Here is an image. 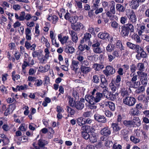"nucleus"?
I'll use <instances>...</instances> for the list:
<instances>
[{
	"mask_svg": "<svg viewBox=\"0 0 149 149\" xmlns=\"http://www.w3.org/2000/svg\"><path fill=\"white\" fill-rule=\"evenodd\" d=\"M127 20V17L126 16H122L120 18V22L123 24L121 27L120 34L124 38L128 37L129 33L130 36L131 33L134 31V27L132 24L128 23L125 24Z\"/></svg>",
	"mask_w": 149,
	"mask_h": 149,
	"instance_id": "obj_1",
	"label": "nucleus"
},
{
	"mask_svg": "<svg viewBox=\"0 0 149 149\" xmlns=\"http://www.w3.org/2000/svg\"><path fill=\"white\" fill-rule=\"evenodd\" d=\"M130 69L131 73L130 76L132 77L130 81H127L126 84L130 88H137L139 86L140 82L139 81H136L137 80L138 75L134 73L137 69L136 65L132 63L130 66Z\"/></svg>",
	"mask_w": 149,
	"mask_h": 149,
	"instance_id": "obj_2",
	"label": "nucleus"
},
{
	"mask_svg": "<svg viewBox=\"0 0 149 149\" xmlns=\"http://www.w3.org/2000/svg\"><path fill=\"white\" fill-rule=\"evenodd\" d=\"M103 96L102 93L97 92L96 93L95 97L91 94H87L85 97V100L90 104L94 105L96 103L99 102Z\"/></svg>",
	"mask_w": 149,
	"mask_h": 149,
	"instance_id": "obj_3",
	"label": "nucleus"
},
{
	"mask_svg": "<svg viewBox=\"0 0 149 149\" xmlns=\"http://www.w3.org/2000/svg\"><path fill=\"white\" fill-rule=\"evenodd\" d=\"M111 130L108 126L102 128L100 132L103 136L100 138V139L103 141L105 138H109L111 134Z\"/></svg>",
	"mask_w": 149,
	"mask_h": 149,
	"instance_id": "obj_4",
	"label": "nucleus"
},
{
	"mask_svg": "<svg viewBox=\"0 0 149 149\" xmlns=\"http://www.w3.org/2000/svg\"><path fill=\"white\" fill-rule=\"evenodd\" d=\"M24 55L23 63L22 65V72L24 74H25L26 72V68L27 66H30V62L32 58L26 53H25Z\"/></svg>",
	"mask_w": 149,
	"mask_h": 149,
	"instance_id": "obj_5",
	"label": "nucleus"
},
{
	"mask_svg": "<svg viewBox=\"0 0 149 149\" xmlns=\"http://www.w3.org/2000/svg\"><path fill=\"white\" fill-rule=\"evenodd\" d=\"M123 101L125 104L129 106H132L136 102V99L133 97L127 96L124 98Z\"/></svg>",
	"mask_w": 149,
	"mask_h": 149,
	"instance_id": "obj_6",
	"label": "nucleus"
},
{
	"mask_svg": "<svg viewBox=\"0 0 149 149\" xmlns=\"http://www.w3.org/2000/svg\"><path fill=\"white\" fill-rule=\"evenodd\" d=\"M103 73L107 76L108 77L113 75L116 72L115 69L112 66L109 65L106 67V69L104 70Z\"/></svg>",
	"mask_w": 149,
	"mask_h": 149,
	"instance_id": "obj_7",
	"label": "nucleus"
},
{
	"mask_svg": "<svg viewBox=\"0 0 149 149\" xmlns=\"http://www.w3.org/2000/svg\"><path fill=\"white\" fill-rule=\"evenodd\" d=\"M95 120L99 123H105L107 121V119L104 115L96 113L94 115Z\"/></svg>",
	"mask_w": 149,
	"mask_h": 149,
	"instance_id": "obj_8",
	"label": "nucleus"
},
{
	"mask_svg": "<svg viewBox=\"0 0 149 149\" xmlns=\"http://www.w3.org/2000/svg\"><path fill=\"white\" fill-rule=\"evenodd\" d=\"M72 44H73V43L71 40H70L68 41L67 44H66L65 52L66 53L72 54L74 52V49L72 46Z\"/></svg>",
	"mask_w": 149,
	"mask_h": 149,
	"instance_id": "obj_9",
	"label": "nucleus"
},
{
	"mask_svg": "<svg viewBox=\"0 0 149 149\" xmlns=\"http://www.w3.org/2000/svg\"><path fill=\"white\" fill-rule=\"evenodd\" d=\"M92 36L91 34L88 33H86L84 34L83 37L80 41V43L81 44H83L84 42H88V45L90 44L91 45V43L90 42V38Z\"/></svg>",
	"mask_w": 149,
	"mask_h": 149,
	"instance_id": "obj_10",
	"label": "nucleus"
},
{
	"mask_svg": "<svg viewBox=\"0 0 149 149\" xmlns=\"http://www.w3.org/2000/svg\"><path fill=\"white\" fill-rule=\"evenodd\" d=\"M97 37L100 39L107 41L110 38L109 34L106 31L100 32L98 34Z\"/></svg>",
	"mask_w": 149,
	"mask_h": 149,
	"instance_id": "obj_11",
	"label": "nucleus"
},
{
	"mask_svg": "<svg viewBox=\"0 0 149 149\" xmlns=\"http://www.w3.org/2000/svg\"><path fill=\"white\" fill-rule=\"evenodd\" d=\"M15 108V105L14 104H12L8 105V107H7L4 112V115L7 116L9 115L10 113H12Z\"/></svg>",
	"mask_w": 149,
	"mask_h": 149,
	"instance_id": "obj_12",
	"label": "nucleus"
},
{
	"mask_svg": "<svg viewBox=\"0 0 149 149\" xmlns=\"http://www.w3.org/2000/svg\"><path fill=\"white\" fill-rule=\"evenodd\" d=\"M79 62L76 60H72L71 64L70 65V68L72 70L77 72L79 68Z\"/></svg>",
	"mask_w": 149,
	"mask_h": 149,
	"instance_id": "obj_13",
	"label": "nucleus"
},
{
	"mask_svg": "<svg viewBox=\"0 0 149 149\" xmlns=\"http://www.w3.org/2000/svg\"><path fill=\"white\" fill-rule=\"evenodd\" d=\"M81 129L83 131H85L88 133H92L95 130L93 127L87 125L83 126Z\"/></svg>",
	"mask_w": 149,
	"mask_h": 149,
	"instance_id": "obj_14",
	"label": "nucleus"
},
{
	"mask_svg": "<svg viewBox=\"0 0 149 149\" xmlns=\"http://www.w3.org/2000/svg\"><path fill=\"white\" fill-rule=\"evenodd\" d=\"M127 16L130 22L134 23L136 22L137 17L135 13L132 10Z\"/></svg>",
	"mask_w": 149,
	"mask_h": 149,
	"instance_id": "obj_15",
	"label": "nucleus"
},
{
	"mask_svg": "<svg viewBox=\"0 0 149 149\" xmlns=\"http://www.w3.org/2000/svg\"><path fill=\"white\" fill-rule=\"evenodd\" d=\"M58 38L61 44L63 45L65 43L67 44V41L69 39V37L66 36H63L62 34L61 33L58 35Z\"/></svg>",
	"mask_w": 149,
	"mask_h": 149,
	"instance_id": "obj_16",
	"label": "nucleus"
},
{
	"mask_svg": "<svg viewBox=\"0 0 149 149\" xmlns=\"http://www.w3.org/2000/svg\"><path fill=\"white\" fill-rule=\"evenodd\" d=\"M100 31V29L97 27L95 28L92 26H89L88 29V31L90 34H92L94 36H95L96 35V32L97 33L98 32Z\"/></svg>",
	"mask_w": 149,
	"mask_h": 149,
	"instance_id": "obj_17",
	"label": "nucleus"
},
{
	"mask_svg": "<svg viewBox=\"0 0 149 149\" xmlns=\"http://www.w3.org/2000/svg\"><path fill=\"white\" fill-rule=\"evenodd\" d=\"M72 28L75 31H79L80 30V29H82V26L83 25L81 23L77 22L76 24H71Z\"/></svg>",
	"mask_w": 149,
	"mask_h": 149,
	"instance_id": "obj_18",
	"label": "nucleus"
},
{
	"mask_svg": "<svg viewBox=\"0 0 149 149\" xmlns=\"http://www.w3.org/2000/svg\"><path fill=\"white\" fill-rule=\"evenodd\" d=\"M69 33L71 36L72 40L75 43H76L78 41V37L77 34L73 30H71Z\"/></svg>",
	"mask_w": 149,
	"mask_h": 149,
	"instance_id": "obj_19",
	"label": "nucleus"
},
{
	"mask_svg": "<svg viewBox=\"0 0 149 149\" xmlns=\"http://www.w3.org/2000/svg\"><path fill=\"white\" fill-rule=\"evenodd\" d=\"M134 34L131 35V37L132 39L136 43H140L141 42V40L139 37V35H138L136 33H134Z\"/></svg>",
	"mask_w": 149,
	"mask_h": 149,
	"instance_id": "obj_20",
	"label": "nucleus"
},
{
	"mask_svg": "<svg viewBox=\"0 0 149 149\" xmlns=\"http://www.w3.org/2000/svg\"><path fill=\"white\" fill-rule=\"evenodd\" d=\"M111 127L114 132H119L121 129V127L119 126L118 123H112L111 124Z\"/></svg>",
	"mask_w": 149,
	"mask_h": 149,
	"instance_id": "obj_21",
	"label": "nucleus"
},
{
	"mask_svg": "<svg viewBox=\"0 0 149 149\" xmlns=\"http://www.w3.org/2000/svg\"><path fill=\"white\" fill-rule=\"evenodd\" d=\"M121 134L123 137L124 140H127L128 139V134L129 132L128 130L125 129H123L120 131Z\"/></svg>",
	"mask_w": 149,
	"mask_h": 149,
	"instance_id": "obj_22",
	"label": "nucleus"
},
{
	"mask_svg": "<svg viewBox=\"0 0 149 149\" xmlns=\"http://www.w3.org/2000/svg\"><path fill=\"white\" fill-rule=\"evenodd\" d=\"M89 137V141L91 143H94L97 142V139L95 133H91Z\"/></svg>",
	"mask_w": 149,
	"mask_h": 149,
	"instance_id": "obj_23",
	"label": "nucleus"
},
{
	"mask_svg": "<svg viewBox=\"0 0 149 149\" xmlns=\"http://www.w3.org/2000/svg\"><path fill=\"white\" fill-rule=\"evenodd\" d=\"M109 89H111L112 91L111 92L113 93H115L117 89L119 87V86H117L116 85L115 83H114V82L113 81V80H112L111 82L109 84Z\"/></svg>",
	"mask_w": 149,
	"mask_h": 149,
	"instance_id": "obj_24",
	"label": "nucleus"
},
{
	"mask_svg": "<svg viewBox=\"0 0 149 149\" xmlns=\"http://www.w3.org/2000/svg\"><path fill=\"white\" fill-rule=\"evenodd\" d=\"M84 104L81 103L80 101H77L75 103L74 107L76 109L79 110H82L84 107Z\"/></svg>",
	"mask_w": 149,
	"mask_h": 149,
	"instance_id": "obj_25",
	"label": "nucleus"
},
{
	"mask_svg": "<svg viewBox=\"0 0 149 149\" xmlns=\"http://www.w3.org/2000/svg\"><path fill=\"white\" fill-rule=\"evenodd\" d=\"M137 73L140 77V80H146L148 79L147 73L144 72L137 71Z\"/></svg>",
	"mask_w": 149,
	"mask_h": 149,
	"instance_id": "obj_26",
	"label": "nucleus"
},
{
	"mask_svg": "<svg viewBox=\"0 0 149 149\" xmlns=\"http://www.w3.org/2000/svg\"><path fill=\"white\" fill-rule=\"evenodd\" d=\"M125 7L121 4H117L116 6V10L119 13H123L125 10Z\"/></svg>",
	"mask_w": 149,
	"mask_h": 149,
	"instance_id": "obj_27",
	"label": "nucleus"
},
{
	"mask_svg": "<svg viewBox=\"0 0 149 149\" xmlns=\"http://www.w3.org/2000/svg\"><path fill=\"white\" fill-rule=\"evenodd\" d=\"M106 106H108L110 109L112 111H114L115 109V106L114 103L111 101H106L105 102Z\"/></svg>",
	"mask_w": 149,
	"mask_h": 149,
	"instance_id": "obj_28",
	"label": "nucleus"
},
{
	"mask_svg": "<svg viewBox=\"0 0 149 149\" xmlns=\"http://www.w3.org/2000/svg\"><path fill=\"white\" fill-rule=\"evenodd\" d=\"M132 122L133 123L134 127L135 126V125H136L137 127H139L141 125V120L139 117H134Z\"/></svg>",
	"mask_w": 149,
	"mask_h": 149,
	"instance_id": "obj_29",
	"label": "nucleus"
},
{
	"mask_svg": "<svg viewBox=\"0 0 149 149\" xmlns=\"http://www.w3.org/2000/svg\"><path fill=\"white\" fill-rule=\"evenodd\" d=\"M47 19L49 21H51V20H52V23L53 24H55L58 20V18L56 15H53L52 17L50 15H49Z\"/></svg>",
	"mask_w": 149,
	"mask_h": 149,
	"instance_id": "obj_30",
	"label": "nucleus"
},
{
	"mask_svg": "<svg viewBox=\"0 0 149 149\" xmlns=\"http://www.w3.org/2000/svg\"><path fill=\"white\" fill-rule=\"evenodd\" d=\"M113 93L112 92H107V98L109 100L114 101L116 99V97L115 96V94H113Z\"/></svg>",
	"mask_w": 149,
	"mask_h": 149,
	"instance_id": "obj_31",
	"label": "nucleus"
},
{
	"mask_svg": "<svg viewBox=\"0 0 149 149\" xmlns=\"http://www.w3.org/2000/svg\"><path fill=\"white\" fill-rule=\"evenodd\" d=\"M138 0H132L130 4L133 9H136L140 5Z\"/></svg>",
	"mask_w": 149,
	"mask_h": 149,
	"instance_id": "obj_32",
	"label": "nucleus"
},
{
	"mask_svg": "<svg viewBox=\"0 0 149 149\" xmlns=\"http://www.w3.org/2000/svg\"><path fill=\"white\" fill-rule=\"evenodd\" d=\"M81 71L84 74H87L91 71V68L89 67H86L82 65L81 68Z\"/></svg>",
	"mask_w": 149,
	"mask_h": 149,
	"instance_id": "obj_33",
	"label": "nucleus"
},
{
	"mask_svg": "<svg viewBox=\"0 0 149 149\" xmlns=\"http://www.w3.org/2000/svg\"><path fill=\"white\" fill-rule=\"evenodd\" d=\"M93 68L96 71H99L103 69L104 68V66L102 64L95 63L93 65Z\"/></svg>",
	"mask_w": 149,
	"mask_h": 149,
	"instance_id": "obj_34",
	"label": "nucleus"
},
{
	"mask_svg": "<svg viewBox=\"0 0 149 149\" xmlns=\"http://www.w3.org/2000/svg\"><path fill=\"white\" fill-rule=\"evenodd\" d=\"M120 95L123 97H127L129 95L127 89H126L124 87L121 88L120 90Z\"/></svg>",
	"mask_w": 149,
	"mask_h": 149,
	"instance_id": "obj_35",
	"label": "nucleus"
},
{
	"mask_svg": "<svg viewBox=\"0 0 149 149\" xmlns=\"http://www.w3.org/2000/svg\"><path fill=\"white\" fill-rule=\"evenodd\" d=\"M123 125L126 127H134L133 126V123L132 122V120H125L123 122Z\"/></svg>",
	"mask_w": 149,
	"mask_h": 149,
	"instance_id": "obj_36",
	"label": "nucleus"
},
{
	"mask_svg": "<svg viewBox=\"0 0 149 149\" xmlns=\"http://www.w3.org/2000/svg\"><path fill=\"white\" fill-rule=\"evenodd\" d=\"M111 5L110 8V11L113 14H114L116 13L115 10V6L116 3L113 1H111L110 2Z\"/></svg>",
	"mask_w": 149,
	"mask_h": 149,
	"instance_id": "obj_37",
	"label": "nucleus"
},
{
	"mask_svg": "<svg viewBox=\"0 0 149 149\" xmlns=\"http://www.w3.org/2000/svg\"><path fill=\"white\" fill-rule=\"evenodd\" d=\"M47 144V141L45 140L40 139L38 140V145L40 148H42V147L45 146L46 144Z\"/></svg>",
	"mask_w": 149,
	"mask_h": 149,
	"instance_id": "obj_38",
	"label": "nucleus"
},
{
	"mask_svg": "<svg viewBox=\"0 0 149 149\" xmlns=\"http://www.w3.org/2000/svg\"><path fill=\"white\" fill-rule=\"evenodd\" d=\"M140 55V56L143 58H146L148 57L147 54L144 51L143 48L142 47L139 51V53Z\"/></svg>",
	"mask_w": 149,
	"mask_h": 149,
	"instance_id": "obj_39",
	"label": "nucleus"
},
{
	"mask_svg": "<svg viewBox=\"0 0 149 149\" xmlns=\"http://www.w3.org/2000/svg\"><path fill=\"white\" fill-rule=\"evenodd\" d=\"M16 72L14 70L12 73L11 77L14 81H15L16 80H18L20 78V76L19 74H15Z\"/></svg>",
	"mask_w": 149,
	"mask_h": 149,
	"instance_id": "obj_40",
	"label": "nucleus"
},
{
	"mask_svg": "<svg viewBox=\"0 0 149 149\" xmlns=\"http://www.w3.org/2000/svg\"><path fill=\"white\" fill-rule=\"evenodd\" d=\"M137 69L139 70V71L143 72L144 69V64L143 63H139L136 64Z\"/></svg>",
	"mask_w": 149,
	"mask_h": 149,
	"instance_id": "obj_41",
	"label": "nucleus"
},
{
	"mask_svg": "<svg viewBox=\"0 0 149 149\" xmlns=\"http://www.w3.org/2000/svg\"><path fill=\"white\" fill-rule=\"evenodd\" d=\"M78 19V17L76 15L72 16L69 21L71 24H75L77 21Z\"/></svg>",
	"mask_w": 149,
	"mask_h": 149,
	"instance_id": "obj_42",
	"label": "nucleus"
},
{
	"mask_svg": "<svg viewBox=\"0 0 149 149\" xmlns=\"http://www.w3.org/2000/svg\"><path fill=\"white\" fill-rule=\"evenodd\" d=\"M116 47L119 48L120 51L124 50V47L123 46L122 42L120 40H118L116 41Z\"/></svg>",
	"mask_w": 149,
	"mask_h": 149,
	"instance_id": "obj_43",
	"label": "nucleus"
},
{
	"mask_svg": "<svg viewBox=\"0 0 149 149\" xmlns=\"http://www.w3.org/2000/svg\"><path fill=\"white\" fill-rule=\"evenodd\" d=\"M77 123L80 126H83L85 124L84 118L82 117H80L77 119Z\"/></svg>",
	"mask_w": 149,
	"mask_h": 149,
	"instance_id": "obj_44",
	"label": "nucleus"
},
{
	"mask_svg": "<svg viewBox=\"0 0 149 149\" xmlns=\"http://www.w3.org/2000/svg\"><path fill=\"white\" fill-rule=\"evenodd\" d=\"M65 60L66 66L62 65H61V67L63 70L67 71L68 70V67L69 65L68 59L67 58H65Z\"/></svg>",
	"mask_w": 149,
	"mask_h": 149,
	"instance_id": "obj_45",
	"label": "nucleus"
},
{
	"mask_svg": "<svg viewBox=\"0 0 149 149\" xmlns=\"http://www.w3.org/2000/svg\"><path fill=\"white\" fill-rule=\"evenodd\" d=\"M121 75H117L116 76V78L115 81L113 80V81L115 83V85L117 86H120V82L121 81Z\"/></svg>",
	"mask_w": 149,
	"mask_h": 149,
	"instance_id": "obj_46",
	"label": "nucleus"
},
{
	"mask_svg": "<svg viewBox=\"0 0 149 149\" xmlns=\"http://www.w3.org/2000/svg\"><path fill=\"white\" fill-rule=\"evenodd\" d=\"M95 147L97 149H105V146L103 143L100 141L96 144Z\"/></svg>",
	"mask_w": 149,
	"mask_h": 149,
	"instance_id": "obj_47",
	"label": "nucleus"
},
{
	"mask_svg": "<svg viewBox=\"0 0 149 149\" xmlns=\"http://www.w3.org/2000/svg\"><path fill=\"white\" fill-rule=\"evenodd\" d=\"M102 6L105 10L108 11L109 10V5L108 3L106 1H104L102 2Z\"/></svg>",
	"mask_w": 149,
	"mask_h": 149,
	"instance_id": "obj_48",
	"label": "nucleus"
},
{
	"mask_svg": "<svg viewBox=\"0 0 149 149\" xmlns=\"http://www.w3.org/2000/svg\"><path fill=\"white\" fill-rule=\"evenodd\" d=\"M130 140L134 143L136 144L139 142L140 141V139L136 138L134 136H132L130 137Z\"/></svg>",
	"mask_w": 149,
	"mask_h": 149,
	"instance_id": "obj_49",
	"label": "nucleus"
},
{
	"mask_svg": "<svg viewBox=\"0 0 149 149\" xmlns=\"http://www.w3.org/2000/svg\"><path fill=\"white\" fill-rule=\"evenodd\" d=\"M100 44L97 40H95L93 42V44L92 45V49L100 47Z\"/></svg>",
	"mask_w": 149,
	"mask_h": 149,
	"instance_id": "obj_50",
	"label": "nucleus"
},
{
	"mask_svg": "<svg viewBox=\"0 0 149 149\" xmlns=\"http://www.w3.org/2000/svg\"><path fill=\"white\" fill-rule=\"evenodd\" d=\"M81 135L82 137L85 139L88 140L89 139L90 134L85 131H82L81 132Z\"/></svg>",
	"mask_w": 149,
	"mask_h": 149,
	"instance_id": "obj_51",
	"label": "nucleus"
},
{
	"mask_svg": "<svg viewBox=\"0 0 149 149\" xmlns=\"http://www.w3.org/2000/svg\"><path fill=\"white\" fill-rule=\"evenodd\" d=\"M100 77L97 75H95L93 76L92 81L95 83L97 84L100 82Z\"/></svg>",
	"mask_w": 149,
	"mask_h": 149,
	"instance_id": "obj_52",
	"label": "nucleus"
},
{
	"mask_svg": "<svg viewBox=\"0 0 149 149\" xmlns=\"http://www.w3.org/2000/svg\"><path fill=\"white\" fill-rule=\"evenodd\" d=\"M40 53L38 50L33 51L32 52V56L33 58L40 56Z\"/></svg>",
	"mask_w": 149,
	"mask_h": 149,
	"instance_id": "obj_53",
	"label": "nucleus"
},
{
	"mask_svg": "<svg viewBox=\"0 0 149 149\" xmlns=\"http://www.w3.org/2000/svg\"><path fill=\"white\" fill-rule=\"evenodd\" d=\"M144 87H145L143 86H142L139 87L138 89L136 90L135 93L137 94L142 93L144 90Z\"/></svg>",
	"mask_w": 149,
	"mask_h": 149,
	"instance_id": "obj_54",
	"label": "nucleus"
},
{
	"mask_svg": "<svg viewBox=\"0 0 149 149\" xmlns=\"http://www.w3.org/2000/svg\"><path fill=\"white\" fill-rule=\"evenodd\" d=\"M114 45L108 44L106 48V49L107 52H111L114 49Z\"/></svg>",
	"mask_w": 149,
	"mask_h": 149,
	"instance_id": "obj_55",
	"label": "nucleus"
},
{
	"mask_svg": "<svg viewBox=\"0 0 149 149\" xmlns=\"http://www.w3.org/2000/svg\"><path fill=\"white\" fill-rule=\"evenodd\" d=\"M69 100L68 101V103L70 106L72 107H74L75 103L76 102L75 100H74V99L70 97L69 98Z\"/></svg>",
	"mask_w": 149,
	"mask_h": 149,
	"instance_id": "obj_56",
	"label": "nucleus"
},
{
	"mask_svg": "<svg viewBox=\"0 0 149 149\" xmlns=\"http://www.w3.org/2000/svg\"><path fill=\"white\" fill-rule=\"evenodd\" d=\"M140 111L139 110L134 108L131 111V114L133 116H138L139 114Z\"/></svg>",
	"mask_w": 149,
	"mask_h": 149,
	"instance_id": "obj_57",
	"label": "nucleus"
},
{
	"mask_svg": "<svg viewBox=\"0 0 149 149\" xmlns=\"http://www.w3.org/2000/svg\"><path fill=\"white\" fill-rule=\"evenodd\" d=\"M141 47H142L140 46L139 45L135 44L132 50H134L137 53H139V51Z\"/></svg>",
	"mask_w": 149,
	"mask_h": 149,
	"instance_id": "obj_58",
	"label": "nucleus"
},
{
	"mask_svg": "<svg viewBox=\"0 0 149 149\" xmlns=\"http://www.w3.org/2000/svg\"><path fill=\"white\" fill-rule=\"evenodd\" d=\"M120 52V50L119 49H116L113 51L112 53V54L115 57L118 58L120 57L119 52Z\"/></svg>",
	"mask_w": 149,
	"mask_h": 149,
	"instance_id": "obj_59",
	"label": "nucleus"
},
{
	"mask_svg": "<svg viewBox=\"0 0 149 149\" xmlns=\"http://www.w3.org/2000/svg\"><path fill=\"white\" fill-rule=\"evenodd\" d=\"M34 85L37 87H39L41 86L42 84V81L41 79H36L35 81Z\"/></svg>",
	"mask_w": 149,
	"mask_h": 149,
	"instance_id": "obj_60",
	"label": "nucleus"
},
{
	"mask_svg": "<svg viewBox=\"0 0 149 149\" xmlns=\"http://www.w3.org/2000/svg\"><path fill=\"white\" fill-rule=\"evenodd\" d=\"M111 27L115 29H117L119 27H120L119 25L115 21L111 22Z\"/></svg>",
	"mask_w": 149,
	"mask_h": 149,
	"instance_id": "obj_61",
	"label": "nucleus"
},
{
	"mask_svg": "<svg viewBox=\"0 0 149 149\" xmlns=\"http://www.w3.org/2000/svg\"><path fill=\"white\" fill-rule=\"evenodd\" d=\"M93 52L96 54H100L102 52L101 48L98 47L93 49Z\"/></svg>",
	"mask_w": 149,
	"mask_h": 149,
	"instance_id": "obj_62",
	"label": "nucleus"
},
{
	"mask_svg": "<svg viewBox=\"0 0 149 149\" xmlns=\"http://www.w3.org/2000/svg\"><path fill=\"white\" fill-rule=\"evenodd\" d=\"M146 27L142 25L139 28V30L138 32V33L139 36H141L142 33L144 31Z\"/></svg>",
	"mask_w": 149,
	"mask_h": 149,
	"instance_id": "obj_63",
	"label": "nucleus"
},
{
	"mask_svg": "<svg viewBox=\"0 0 149 149\" xmlns=\"http://www.w3.org/2000/svg\"><path fill=\"white\" fill-rule=\"evenodd\" d=\"M76 58L78 61L79 62V63H80L81 64L82 63L84 60V57L79 55L77 56Z\"/></svg>",
	"mask_w": 149,
	"mask_h": 149,
	"instance_id": "obj_64",
	"label": "nucleus"
}]
</instances>
